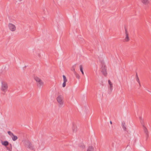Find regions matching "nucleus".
Segmentation results:
<instances>
[{"mask_svg":"<svg viewBox=\"0 0 151 151\" xmlns=\"http://www.w3.org/2000/svg\"><path fill=\"white\" fill-rule=\"evenodd\" d=\"M8 88V85L6 82L2 81L1 82V91L4 92V93L7 91Z\"/></svg>","mask_w":151,"mask_h":151,"instance_id":"1","label":"nucleus"},{"mask_svg":"<svg viewBox=\"0 0 151 151\" xmlns=\"http://www.w3.org/2000/svg\"><path fill=\"white\" fill-rule=\"evenodd\" d=\"M57 100L59 103L60 107L62 106L63 104V101L61 95L58 96L57 98Z\"/></svg>","mask_w":151,"mask_h":151,"instance_id":"2","label":"nucleus"},{"mask_svg":"<svg viewBox=\"0 0 151 151\" xmlns=\"http://www.w3.org/2000/svg\"><path fill=\"white\" fill-rule=\"evenodd\" d=\"M101 72L102 74L105 76H106L107 75V73L106 72V67L105 65L103 64L102 65V67L101 68Z\"/></svg>","mask_w":151,"mask_h":151,"instance_id":"3","label":"nucleus"},{"mask_svg":"<svg viewBox=\"0 0 151 151\" xmlns=\"http://www.w3.org/2000/svg\"><path fill=\"white\" fill-rule=\"evenodd\" d=\"M8 27L9 29L12 32H14L16 30V27L14 24L9 23L8 24Z\"/></svg>","mask_w":151,"mask_h":151,"instance_id":"4","label":"nucleus"},{"mask_svg":"<svg viewBox=\"0 0 151 151\" xmlns=\"http://www.w3.org/2000/svg\"><path fill=\"white\" fill-rule=\"evenodd\" d=\"M142 127L144 132L146 134V140H147L149 136V132L147 129L144 124H143Z\"/></svg>","mask_w":151,"mask_h":151,"instance_id":"5","label":"nucleus"},{"mask_svg":"<svg viewBox=\"0 0 151 151\" xmlns=\"http://www.w3.org/2000/svg\"><path fill=\"white\" fill-rule=\"evenodd\" d=\"M125 33L126 36L124 39V41L126 42H128L129 40V34L128 33L127 29L125 27Z\"/></svg>","mask_w":151,"mask_h":151,"instance_id":"6","label":"nucleus"},{"mask_svg":"<svg viewBox=\"0 0 151 151\" xmlns=\"http://www.w3.org/2000/svg\"><path fill=\"white\" fill-rule=\"evenodd\" d=\"M108 83L109 85V89H110V92L109 94L112 92L113 88V84L111 82V81L110 80H108Z\"/></svg>","mask_w":151,"mask_h":151,"instance_id":"7","label":"nucleus"},{"mask_svg":"<svg viewBox=\"0 0 151 151\" xmlns=\"http://www.w3.org/2000/svg\"><path fill=\"white\" fill-rule=\"evenodd\" d=\"M31 143V142L28 140H25L24 142V145L25 147H27Z\"/></svg>","mask_w":151,"mask_h":151,"instance_id":"8","label":"nucleus"},{"mask_svg":"<svg viewBox=\"0 0 151 151\" xmlns=\"http://www.w3.org/2000/svg\"><path fill=\"white\" fill-rule=\"evenodd\" d=\"M122 126L124 130V131H126L127 130V128L126 127V125H125V123L124 122H122Z\"/></svg>","mask_w":151,"mask_h":151,"instance_id":"9","label":"nucleus"},{"mask_svg":"<svg viewBox=\"0 0 151 151\" xmlns=\"http://www.w3.org/2000/svg\"><path fill=\"white\" fill-rule=\"evenodd\" d=\"M1 144L3 145L6 147L9 145V143L7 141H4V142L1 141Z\"/></svg>","mask_w":151,"mask_h":151,"instance_id":"10","label":"nucleus"},{"mask_svg":"<svg viewBox=\"0 0 151 151\" xmlns=\"http://www.w3.org/2000/svg\"><path fill=\"white\" fill-rule=\"evenodd\" d=\"M87 151H94V148L92 146H90L88 147Z\"/></svg>","mask_w":151,"mask_h":151,"instance_id":"11","label":"nucleus"},{"mask_svg":"<svg viewBox=\"0 0 151 151\" xmlns=\"http://www.w3.org/2000/svg\"><path fill=\"white\" fill-rule=\"evenodd\" d=\"M27 147L31 150H33L34 149V146L31 142L30 144H29V145Z\"/></svg>","mask_w":151,"mask_h":151,"instance_id":"12","label":"nucleus"},{"mask_svg":"<svg viewBox=\"0 0 151 151\" xmlns=\"http://www.w3.org/2000/svg\"><path fill=\"white\" fill-rule=\"evenodd\" d=\"M8 147H7V149L9 151H12V146L11 144H9V145H8Z\"/></svg>","mask_w":151,"mask_h":151,"instance_id":"13","label":"nucleus"},{"mask_svg":"<svg viewBox=\"0 0 151 151\" xmlns=\"http://www.w3.org/2000/svg\"><path fill=\"white\" fill-rule=\"evenodd\" d=\"M141 1L145 5H147L149 3L148 0H141Z\"/></svg>","mask_w":151,"mask_h":151,"instance_id":"14","label":"nucleus"},{"mask_svg":"<svg viewBox=\"0 0 151 151\" xmlns=\"http://www.w3.org/2000/svg\"><path fill=\"white\" fill-rule=\"evenodd\" d=\"M43 83L42 81H40V82L37 83V86L39 88H40L43 85Z\"/></svg>","mask_w":151,"mask_h":151,"instance_id":"15","label":"nucleus"},{"mask_svg":"<svg viewBox=\"0 0 151 151\" xmlns=\"http://www.w3.org/2000/svg\"><path fill=\"white\" fill-rule=\"evenodd\" d=\"M12 140L14 141L18 139V137H17L14 135H13L12 136Z\"/></svg>","mask_w":151,"mask_h":151,"instance_id":"16","label":"nucleus"},{"mask_svg":"<svg viewBox=\"0 0 151 151\" xmlns=\"http://www.w3.org/2000/svg\"><path fill=\"white\" fill-rule=\"evenodd\" d=\"M35 79L37 83L42 81L41 79L37 77H35Z\"/></svg>","mask_w":151,"mask_h":151,"instance_id":"17","label":"nucleus"},{"mask_svg":"<svg viewBox=\"0 0 151 151\" xmlns=\"http://www.w3.org/2000/svg\"><path fill=\"white\" fill-rule=\"evenodd\" d=\"M80 70L81 71V72L82 74L83 75L84 73H83V66H82V65H81L80 66Z\"/></svg>","mask_w":151,"mask_h":151,"instance_id":"18","label":"nucleus"},{"mask_svg":"<svg viewBox=\"0 0 151 151\" xmlns=\"http://www.w3.org/2000/svg\"><path fill=\"white\" fill-rule=\"evenodd\" d=\"M139 119L140 120V122H141V124L142 125L143 124H143V119H142V118L141 117H139Z\"/></svg>","mask_w":151,"mask_h":151,"instance_id":"19","label":"nucleus"},{"mask_svg":"<svg viewBox=\"0 0 151 151\" xmlns=\"http://www.w3.org/2000/svg\"><path fill=\"white\" fill-rule=\"evenodd\" d=\"M74 74L76 76V77L78 79L80 78V76L78 73H77L76 72L75 73H74Z\"/></svg>","mask_w":151,"mask_h":151,"instance_id":"20","label":"nucleus"},{"mask_svg":"<svg viewBox=\"0 0 151 151\" xmlns=\"http://www.w3.org/2000/svg\"><path fill=\"white\" fill-rule=\"evenodd\" d=\"M77 130V128L76 127L74 126L73 128V132H76Z\"/></svg>","mask_w":151,"mask_h":151,"instance_id":"21","label":"nucleus"},{"mask_svg":"<svg viewBox=\"0 0 151 151\" xmlns=\"http://www.w3.org/2000/svg\"><path fill=\"white\" fill-rule=\"evenodd\" d=\"M63 79L64 82H66L67 81V79L65 76V75H63Z\"/></svg>","mask_w":151,"mask_h":151,"instance_id":"22","label":"nucleus"},{"mask_svg":"<svg viewBox=\"0 0 151 151\" xmlns=\"http://www.w3.org/2000/svg\"><path fill=\"white\" fill-rule=\"evenodd\" d=\"M7 133L11 137L14 135L10 131H8Z\"/></svg>","mask_w":151,"mask_h":151,"instance_id":"23","label":"nucleus"},{"mask_svg":"<svg viewBox=\"0 0 151 151\" xmlns=\"http://www.w3.org/2000/svg\"><path fill=\"white\" fill-rule=\"evenodd\" d=\"M66 82H63L62 85V86L63 87H65L66 86Z\"/></svg>","mask_w":151,"mask_h":151,"instance_id":"24","label":"nucleus"},{"mask_svg":"<svg viewBox=\"0 0 151 151\" xmlns=\"http://www.w3.org/2000/svg\"><path fill=\"white\" fill-rule=\"evenodd\" d=\"M71 70L72 71H73V72L74 73H75L76 72L75 71V68H72L71 69Z\"/></svg>","mask_w":151,"mask_h":151,"instance_id":"25","label":"nucleus"},{"mask_svg":"<svg viewBox=\"0 0 151 151\" xmlns=\"http://www.w3.org/2000/svg\"><path fill=\"white\" fill-rule=\"evenodd\" d=\"M136 81H137L139 83V85L140 86V83L139 82V78H136Z\"/></svg>","mask_w":151,"mask_h":151,"instance_id":"26","label":"nucleus"},{"mask_svg":"<svg viewBox=\"0 0 151 151\" xmlns=\"http://www.w3.org/2000/svg\"><path fill=\"white\" fill-rule=\"evenodd\" d=\"M76 67V64H75V65H73V66H72V68H75Z\"/></svg>","mask_w":151,"mask_h":151,"instance_id":"27","label":"nucleus"},{"mask_svg":"<svg viewBox=\"0 0 151 151\" xmlns=\"http://www.w3.org/2000/svg\"><path fill=\"white\" fill-rule=\"evenodd\" d=\"M136 78H138L137 73H136Z\"/></svg>","mask_w":151,"mask_h":151,"instance_id":"28","label":"nucleus"},{"mask_svg":"<svg viewBox=\"0 0 151 151\" xmlns=\"http://www.w3.org/2000/svg\"><path fill=\"white\" fill-rule=\"evenodd\" d=\"M114 143H112L111 145H112V146L114 147Z\"/></svg>","mask_w":151,"mask_h":151,"instance_id":"29","label":"nucleus"},{"mask_svg":"<svg viewBox=\"0 0 151 151\" xmlns=\"http://www.w3.org/2000/svg\"><path fill=\"white\" fill-rule=\"evenodd\" d=\"M38 56H39V57H40V54H38Z\"/></svg>","mask_w":151,"mask_h":151,"instance_id":"30","label":"nucleus"},{"mask_svg":"<svg viewBox=\"0 0 151 151\" xmlns=\"http://www.w3.org/2000/svg\"><path fill=\"white\" fill-rule=\"evenodd\" d=\"M110 123L111 124H112V122L111 121H110Z\"/></svg>","mask_w":151,"mask_h":151,"instance_id":"31","label":"nucleus"},{"mask_svg":"<svg viewBox=\"0 0 151 151\" xmlns=\"http://www.w3.org/2000/svg\"><path fill=\"white\" fill-rule=\"evenodd\" d=\"M22 0H19V1H22Z\"/></svg>","mask_w":151,"mask_h":151,"instance_id":"32","label":"nucleus"}]
</instances>
